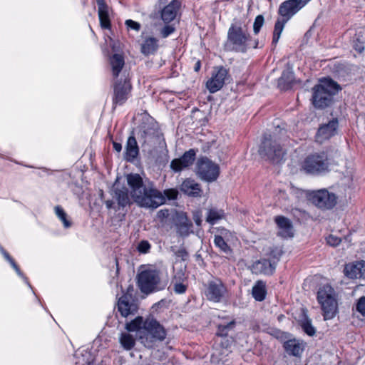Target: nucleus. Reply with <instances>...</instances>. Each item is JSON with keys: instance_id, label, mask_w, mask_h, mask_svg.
Listing matches in <instances>:
<instances>
[{"instance_id": "1", "label": "nucleus", "mask_w": 365, "mask_h": 365, "mask_svg": "<svg viewBox=\"0 0 365 365\" xmlns=\"http://www.w3.org/2000/svg\"><path fill=\"white\" fill-rule=\"evenodd\" d=\"M126 180L130 189L131 198L140 207L154 210L165 204L166 199L173 200L178 198L177 189H166L162 192L153 182L144 183L138 173L127 175Z\"/></svg>"}, {"instance_id": "2", "label": "nucleus", "mask_w": 365, "mask_h": 365, "mask_svg": "<svg viewBox=\"0 0 365 365\" xmlns=\"http://www.w3.org/2000/svg\"><path fill=\"white\" fill-rule=\"evenodd\" d=\"M223 48L228 52L245 53L251 48H259V40H252L247 26L240 21H235L228 29Z\"/></svg>"}, {"instance_id": "3", "label": "nucleus", "mask_w": 365, "mask_h": 365, "mask_svg": "<svg viewBox=\"0 0 365 365\" xmlns=\"http://www.w3.org/2000/svg\"><path fill=\"white\" fill-rule=\"evenodd\" d=\"M340 89L339 85L331 78H323L312 88V102L314 108L324 109L333 102V96Z\"/></svg>"}, {"instance_id": "4", "label": "nucleus", "mask_w": 365, "mask_h": 365, "mask_svg": "<svg viewBox=\"0 0 365 365\" xmlns=\"http://www.w3.org/2000/svg\"><path fill=\"white\" fill-rule=\"evenodd\" d=\"M259 153L262 158L273 163H278L284 158L285 151L281 146L275 133H264L259 146Z\"/></svg>"}, {"instance_id": "5", "label": "nucleus", "mask_w": 365, "mask_h": 365, "mask_svg": "<svg viewBox=\"0 0 365 365\" xmlns=\"http://www.w3.org/2000/svg\"><path fill=\"white\" fill-rule=\"evenodd\" d=\"M317 300L323 310L324 319H332L337 309L334 288L329 284H325L320 287L317 292Z\"/></svg>"}, {"instance_id": "6", "label": "nucleus", "mask_w": 365, "mask_h": 365, "mask_svg": "<svg viewBox=\"0 0 365 365\" xmlns=\"http://www.w3.org/2000/svg\"><path fill=\"white\" fill-rule=\"evenodd\" d=\"M113 108H115L117 106H123L131 96L132 85L125 73L120 78L113 80Z\"/></svg>"}, {"instance_id": "7", "label": "nucleus", "mask_w": 365, "mask_h": 365, "mask_svg": "<svg viewBox=\"0 0 365 365\" xmlns=\"http://www.w3.org/2000/svg\"><path fill=\"white\" fill-rule=\"evenodd\" d=\"M302 170L312 175H323L329 171L328 158L325 153L308 155L302 163Z\"/></svg>"}, {"instance_id": "8", "label": "nucleus", "mask_w": 365, "mask_h": 365, "mask_svg": "<svg viewBox=\"0 0 365 365\" xmlns=\"http://www.w3.org/2000/svg\"><path fill=\"white\" fill-rule=\"evenodd\" d=\"M196 170L198 177L208 182L215 181L220 175V166L207 157L197 160Z\"/></svg>"}, {"instance_id": "9", "label": "nucleus", "mask_w": 365, "mask_h": 365, "mask_svg": "<svg viewBox=\"0 0 365 365\" xmlns=\"http://www.w3.org/2000/svg\"><path fill=\"white\" fill-rule=\"evenodd\" d=\"M160 272L153 269L141 271L137 277V283L140 291L145 294H150L157 290L160 283Z\"/></svg>"}, {"instance_id": "10", "label": "nucleus", "mask_w": 365, "mask_h": 365, "mask_svg": "<svg viewBox=\"0 0 365 365\" xmlns=\"http://www.w3.org/2000/svg\"><path fill=\"white\" fill-rule=\"evenodd\" d=\"M205 286L204 294L208 301L218 303L225 298L227 290L220 279L210 280Z\"/></svg>"}, {"instance_id": "11", "label": "nucleus", "mask_w": 365, "mask_h": 365, "mask_svg": "<svg viewBox=\"0 0 365 365\" xmlns=\"http://www.w3.org/2000/svg\"><path fill=\"white\" fill-rule=\"evenodd\" d=\"M309 197L312 202L321 209H331L336 204V195L327 190L313 191Z\"/></svg>"}, {"instance_id": "12", "label": "nucleus", "mask_w": 365, "mask_h": 365, "mask_svg": "<svg viewBox=\"0 0 365 365\" xmlns=\"http://www.w3.org/2000/svg\"><path fill=\"white\" fill-rule=\"evenodd\" d=\"M151 137L158 140L160 147L166 145L164 135L157 123L153 121L143 123L140 129V140H143V143H145L147 138Z\"/></svg>"}, {"instance_id": "13", "label": "nucleus", "mask_w": 365, "mask_h": 365, "mask_svg": "<svg viewBox=\"0 0 365 365\" xmlns=\"http://www.w3.org/2000/svg\"><path fill=\"white\" fill-rule=\"evenodd\" d=\"M311 0H287L282 2L278 9L281 19L289 21Z\"/></svg>"}, {"instance_id": "14", "label": "nucleus", "mask_w": 365, "mask_h": 365, "mask_svg": "<svg viewBox=\"0 0 365 365\" xmlns=\"http://www.w3.org/2000/svg\"><path fill=\"white\" fill-rule=\"evenodd\" d=\"M144 332L150 335L151 339L150 342L162 341L167 336V331L163 326L153 318L145 320Z\"/></svg>"}, {"instance_id": "15", "label": "nucleus", "mask_w": 365, "mask_h": 365, "mask_svg": "<svg viewBox=\"0 0 365 365\" xmlns=\"http://www.w3.org/2000/svg\"><path fill=\"white\" fill-rule=\"evenodd\" d=\"M228 76V71L223 66L215 68L212 77L207 81L206 87L211 93L220 91L225 83Z\"/></svg>"}, {"instance_id": "16", "label": "nucleus", "mask_w": 365, "mask_h": 365, "mask_svg": "<svg viewBox=\"0 0 365 365\" xmlns=\"http://www.w3.org/2000/svg\"><path fill=\"white\" fill-rule=\"evenodd\" d=\"M116 306L118 312L123 317L134 315L138 310V304L128 293L123 294L118 298Z\"/></svg>"}, {"instance_id": "17", "label": "nucleus", "mask_w": 365, "mask_h": 365, "mask_svg": "<svg viewBox=\"0 0 365 365\" xmlns=\"http://www.w3.org/2000/svg\"><path fill=\"white\" fill-rule=\"evenodd\" d=\"M339 121L337 118H333L327 123L322 125L316 134V140L319 143L330 139L337 133Z\"/></svg>"}, {"instance_id": "18", "label": "nucleus", "mask_w": 365, "mask_h": 365, "mask_svg": "<svg viewBox=\"0 0 365 365\" xmlns=\"http://www.w3.org/2000/svg\"><path fill=\"white\" fill-rule=\"evenodd\" d=\"M196 151L190 149L179 158L173 159L170 163V168L175 173L180 172L192 165L195 160Z\"/></svg>"}, {"instance_id": "19", "label": "nucleus", "mask_w": 365, "mask_h": 365, "mask_svg": "<svg viewBox=\"0 0 365 365\" xmlns=\"http://www.w3.org/2000/svg\"><path fill=\"white\" fill-rule=\"evenodd\" d=\"M175 226L178 234L181 237H187L192 232V223L185 213H177Z\"/></svg>"}, {"instance_id": "20", "label": "nucleus", "mask_w": 365, "mask_h": 365, "mask_svg": "<svg viewBox=\"0 0 365 365\" xmlns=\"http://www.w3.org/2000/svg\"><path fill=\"white\" fill-rule=\"evenodd\" d=\"M275 268V262H272L269 259H261L255 262L252 264L250 269L255 274L272 275L274 272Z\"/></svg>"}, {"instance_id": "21", "label": "nucleus", "mask_w": 365, "mask_h": 365, "mask_svg": "<svg viewBox=\"0 0 365 365\" xmlns=\"http://www.w3.org/2000/svg\"><path fill=\"white\" fill-rule=\"evenodd\" d=\"M274 222L279 229L278 235L287 239L294 236L293 225L289 219L284 216L275 217Z\"/></svg>"}, {"instance_id": "22", "label": "nucleus", "mask_w": 365, "mask_h": 365, "mask_svg": "<svg viewBox=\"0 0 365 365\" xmlns=\"http://www.w3.org/2000/svg\"><path fill=\"white\" fill-rule=\"evenodd\" d=\"M180 190L185 195L192 197H201L202 195L201 185L191 178L184 180L180 185Z\"/></svg>"}, {"instance_id": "23", "label": "nucleus", "mask_w": 365, "mask_h": 365, "mask_svg": "<svg viewBox=\"0 0 365 365\" xmlns=\"http://www.w3.org/2000/svg\"><path fill=\"white\" fill-rule=\"evenodd\" d=\"M100 26L103 29H110V8L105 0H96Z\"/></svg>"}, {"instance_id": "24", "label": "nucleus", "mask_w": 365, "mask_h": 365, "mask_svg": "<svg viewBox=\"0 0 365 365\" xmlns=\"http://www.w3.org/2000/svg\"><path fill=\"white\" fill-rule=\"evenodd\" d=\"M181 3L178 0H172L167 6H165L161 11L162 20L168 24L173 21L180 8Z\"/></svg>"}, {"instance_id": "25", "label": "nucleus", "mask_w": 365, "mask_h": 365, "mask_svg": "<svg viewBox=\"0 0 365 365\" xmlns=\"http://www.w3.org/2000/svg\"><path fill=\"white\" fill-rule=\"evenodd\" d=\"M222 322L217 325L216 336L220 337H226L229 332L235 329L237 322L235 319L229 316L221 317Z\"/></svg>"}, {"instance_id": "26", "label": "nucleus", "mask_w": 365, "mask_h": 365, "mask_svg": "<svg viewBox=\"0 0 365 365\" xmlns=\"http://www.w3.org/2000/svg\"><path fill=\"white\" fill-rule=\"evenodd\" d=\"M139 155V147L135 137L132 135L128 137L124 154V159L130 163H133Z\"/></svg>"}, {"instance_id": "27", "label": "nucleus", "mask_w": 365, "mask_h": 365, "mask_svg": "<svg viewBox=\"0 0 365 365\" xmlns=\"http://www.w3.org/2000/svg\"><path fill=\"white\" fill-rule=\"evenodd\" d=\"M283 348L289 355L294 356H300L304 349L302 342L295 339L284 341Z\"/></svg>"}, {"instance_id": "28", "label": "nucleus", "mask_w": 365, "mask_h": 365, "mask_svg": "<svg viewBox=\"0 0 365 365\" xmlns=\"http://www.w3.org/2000/svg\"><path fill=\"white\" fill-rule=\"evenodd\" d=\"M158 41V39L155 37L145 38L141 44V53L145 56L155 54L159 48Z\"/></svg>"}, {"instance_id": "29", "label": "nucleus", "mask_w": 365, "mask_h": 365, "mask_svg": "<svg viewBox=\"0 0 365 365\" xmlns=\"http://www.w3.org/2000/svg\"><path fill=\"white\" fill-rule=\"evenodd\" d=\"M110 63L112 68L113 80L120 78V76H119V75L125 65L123 56L118 53L113 54L110 58Z\"/></svg>"}, {"instance_id": "30", "label": "nucleus", "mask_w": 365, "mask_h": 365, "mask_svg": "<svg viewBox=\"0 0 365 365\" xmlns=\"http://www.w3.org/2000/svg\"><path fill=\"white\" fill-rule=\"evenodd\" d=\"M294 81V74L292 71H284L278 79V87L281 90H288L292 88Z\"/></svg>"}, {"instance_id": "31", "label": "nucleus", "mask_w": 365, "mask_h": 365, "mask_svg": "<svg viewBox=\"0 0 365 365\" xmlns=\"http://www.w3.org/2000/svg\"><path fill=\"white\" fill-rule=\"evenodd\" d=\"M128 187L129 190L125 187H123L120 189H115V198L119 207H125L127 205H130L131 204L129 197V194H130V189L129 186ZM130 195L131 196V195Z\"/></svg>"}, {"instance_id": "32", "label": "nucleus", "mask_w": 365, "mask_h": 365, "mask_svg": "<svg viewBox=\"0 0 365 365\" xmlns=\"http://www.w3.org/2000/svg\"><path fill=\"white\" fill-rule=\"evenodd\" d=\"M252 297L257 302H262L267 296L266 283L262 280H257L252 289Z\"/></svg>"}, {"instance_id": "33", "label": "nucleus", "mask_w": 365, "mask_h": 365, "mask_svg": "<svg viewBox=\"0 0 365 365\" xmlns=\"http://www.w3.org/2000/svg\"><path fill=\"white\" fill-rule=\"evenodd\" d=\"M186 279L185 273L182 272H178L173 278V291L175 294H182L185 293L187 289V284H184V281Z\"/></svg>"}, {"instance_id": "34", "label": "nucleus", "mask_w": 365, "mask_h": 365, "mask_svg": "<svg viewBox=\"0 0 365 365\" xmlns=\"http://www.w3.org/2000/svg\"><path fill=\"white\" fill-rule=\"evenodd\" d=\"M287 22V21H285L281 18H278L277 20L276 21L272 41V46H273L274 47L277 46L280 38L281 34Z\"/></svg>"}, {"instance_id": "35", "label": "nucleus", "mask_w": 365, "mask_h": 365, "mask_svg": "<svg viewBox=\"0 0 365 365\" xmlns=\"http://www.w3.org/2000/svg\"><path fill=\"white\" fill-rule=\"evenodd\" d=\"M144 324L145 320L142 317H137L131 322H128L125 325V329L128 331H139L140 333L144 332Z\"/></svg>"}, {"instance_id": "36", "label": "nucleus", "mask_w": 365, "mask_h": 365, "mask_svg": "<svg viewBox=\"0 0 365 365\" xmlns=\"http://www.w3.org/2000/svg\"><path fill=\"white\" fill-rule=\"evenodd\" d=\"M224 216L225 213L223 210H217L215 208L210 209L207 212L206 221L210 225H213L216 224L218 220L222 219Z\"/></svg>"}, {"instance_id": "37", "label": "nucleus", "mask_w": 365, "mask_h": 365, "mask_svg": "<svg viewBox=\"0 0 365 365\" xmlns=\"http://www.w3.org/2000/svg\"><path fill=\"white\" fill-rule=\"evenodd\" d=\"M120 343L125 350H131L135 345L133 336L128 333H122L120 336Z\"/></svg>"}, {"instance_id": "38", "label": "nucleus", "mask_w": 365, "mask_h": 365, "mask_svg": "<svg viewBox=\"0 0 365 365\" xmlns=\"http://www.w3.org/2000/svg\"><path fill=\"white\" fill-rule=\"evenodd\" d=\"M214 244L223 253H232V249L221 235H215Z\"/></svg>"}, {"instance_id": "39", "label": "nucleus", "mask_w": 365, "mask_h": 365, "mask_svg": "<svg viewBox=\"0 0 365 365\" xmlns=\"http://www.w3.org/2000/svg\"><path fill=\"white\" fill-rule=\"evenodd\" d=\"M300 325L307 335L312 336L315 334L316 329L312 324V320L306 314H304L303 319L300 322Z\"/></svg>"}, {"instance_id": "40", "label": "nucleus", "mask_w": 365, "mask_h": 365, "mask_svg": "<svg viewBox=\"0 0 365 365\" xmlns=\"http://www.w3.org/2000/svg\"><path fill=\"white\" fill-rule=\"evenodd\" d=\"M359 269L358 268V262L354 264H348L344 267L346 276L351 279L359 278Z\"/></svg>"}, {"instance_id": "41", "label": "nucleus", "mask_w": 365, "mask_h": 365, "mask_svg": "<svg viewBox=\"0 0 365 365\" xmlns=\"http://www.w3.org/2000/svg\"><path fill=\"white\" fill-rule=\"evenodd\" d=\"M55 212L57 217L62 221L65 228H68L71 226V222L67 219V214L65 212L63 209L57 205L55 207Z\"/></svg>"}, {"instance_id": "42", "label": "nucleus", "mask_w": 365, "mask_h": 365, "mask_svg": "<svg viewBox=\"0 0 365 365\" xmlns=\"http://www.w3.org/2000/svg\"><path fill=\"white\" fill-rule=\"evenodd\" d=\"M283 250L282 247L276 246L273 247L269 252V257L272 259V262H275V265L279 261L280 257L283 254Z\"/></svg>"}, {"instance_id": "43", "label": "nucleus", "mask_w": 365, "mask_h": 365, "mask_svg": "<svg viewBox=\"0 0 365 365\" xmlns=\"http://www.w3.org/2000/svg\"><path fill=\"white\" fill-rule=\"evenodd\" d=\"M264 19L262 15H258L255 17L253 24V32L255 34H258L263 26Z\"/></svg>"}, {"instance_id": "44", "label": "nucleus", "mask_w": 365, "mask_h": 365, "mask_svg": "<svg viewBox=\"0 0 365 365\" xmlns=\"http://www.w3.org/2000/svg\"><path fill=\"white\" fill-rule=\"evenodd\" d=\"M151 245L148 240L140 241L137 247V250L141 254H146L150 252Z\"/></svg>"}, {"instance_id": "45", "label": "nucleus", "mask_w": 365, "mask_h": 365, "mask_svg": "<svg viewBox=\"0 0 365 365\" xmlns=\"http://www.w3.org/2000/svg\"><path fill=\"white\" fill-rule=\"evenodd\" d=\"M175 31L173 26L167 24L160 30V35L163 38H167Z\"/></svg>"}, {"instance_id": "46", "label": "nucleus", "mask_w": 365, "mask_h": 365, "mask_svg": "<svg viewBox=\"0 0 365 365\" xmlns=\"http://www.w3.org/2000/svg\"><path fill=\"white\" fill-rule=\"evenodd\" d=\"M125 24L126 25L128 29H132L136 31H139L141 28V25L138 22L131 19L126 20Z\"/></svg>"}, {"instance_id": "47", "label": "nucleus", "mask_w": 365, "mask_h": 365, "mask_svg": "<svg viewBox=\"0 0 365 365\" xmlns=\"http://www.w3.org/2000/svg\"><path fill=\"white\" fill-rule=\"evenodd\" d=\"M175 255L177 257L180 258L182 261H185L189 257V254L185 247H180L178 250L175 252Z\"/></svg>"}, {"instance_id": "48", "label": "nucleus", "mask_w": 365, "mask_h": 365, "mask_svg": "<svg viewBox=\"0 0 365 365\" xmlns=\"http://www.w3.org/2000/svg\"><path fill=\"white\" fill-rule=\"evenodd\" d=\"M356 310L365 317V297H361L356 304Z\"/></svg>"}, {"instance_id": "49", "label": "nucleus", "mask_w": 365, "mask_h": 365, "mask_svg": "<svg viewBox=\"0 0 365 365\" xmlns=\"http://www.w3.org/2000/svg\"><path fill=\"white\" fill-rule=\"evenodd\" d=\"M327 244H329V245L335 247L340 244L341 239L338 237L330 235L327 238Z\"/></svg>"}, {"instance_id": "50", "label": "nucleus", "mask_w": 365, "mask_h": 365, "mask_svg": "<svg viewBox=\"0 0 365 365\" xmlns=\"http://www.w3.org/2000/svg\"><path fill=\"white\" fill-rule=\"evenodd\" d=\"M353 48L359 53H363L365 48L364 43L359 39H356L354 41Z\"/></svg>"}, {"instance_id": "51", "label": "nucleus", "mask_w": 365, "mask_h": 365, "mask_svg": "<svg viewBox=\"0 0 365 365\" xmlns=\"http://www.w3.org/2000/svg\"><path fill=\"white\" fill-rule=\"evenodd\" d=\"M358 268L359 269V278H365V261L358 262Z\"/></svg>"}, {"instance_id": "52", "label": "nucleus", "mask_w": 365, "mask_h": 365, "mask_svg": "<svg viewBox=\"0 0 365 365\" xmlns=\"http://www.w3.org/2000/svg\"><path fill=\"white\" fill-rule=\"evenodd\" d=\"M169 216V210L168 209L160 210L158 212V217L160 218H166Z\"/></svg>"}, {"instance_id": "53", "label": "nucleus", "mask_w": 365, "mask_h": 365, "mask_svg": "<svg viewBox=\"0 0 365 365\" xmlns=\"http://www.w3.org/2000/svg\"><path fill=\"white\" fill-rule=\"evenodd\" d=\"M11 265L12 266V267L15 269V271L16 272V273L21 276V277H24V274L23 273L21 272L19 267L17 265V264L16 263V262L14 261V259L10 262Z\"/></svg>"}, {"instance_id": "54", "label": "nucleus", "mask_w": 365, "mask_h": 365, "mask_svg": "<svg viewBox=\"0 0 365 365\" xmlns=\"http://www.w3.org/2000/svg\"><path fill=\"white\" fill-rule=\"evenodd\" d=\"M193 220L197 226H200L202 223L201 217L198 213H195L193 215Z\"/></svg>"}, {"instance_id": "55", "label": "nucleus", "mask_w": 365, "mask_h": 365, "mask_svg": "<svg viewBox=\"0 0 365 365\" xmlns=\"http://www.w3.org/2000/svg\"><path fill=\"white\" fill-rule=\"evenodd\" d=\"M113 148L118 153H120L122 150V145L118 142H113Z\"/></svg>"}, {"instance_id": "56", "label": "nucleus", "mask_w": 365, "mask_h": 365, "mask_svg": "<svg viewBox=\"0 0 365 365\" xmlns=\"http://www.w3.org/2000/svg\"><path fill=\"white\" fill-rule=\"evenodd\" d=\"M2 253L4 256V257L9 262V263L14 260V259L9 255V254L3 249H2Z\"/></svg>"}, {"instance_id": "57", "label": "nucleus", "mask_w": 365, "mask_h": 365, "mask_svg": "<svg viewBox=\"0 0 365 365\" xmlns=\"http://www.w3.org/2000/svg\"><path fill=\"white\" fill-rule=\"evenodd\" d=\"M200 68H201V62H200V61H197L194 66V71L195 72H198L200 70Z\"/></svg>"}, {"instance_id": "58", "label": "nucleus", "mask_w": 365, "mask_h": 365, "mask_svg": "<svg viewBox=\"0 0 365 365\" xmlns=\"http://www.w3.org/2000/svg\"><path fill=\"white\" fill-rule=\"evenodd\" d=\"M105 203H106V207H107L108 209H110V208H112L113 205V202L112 200H106V201L105 202Z\"/></svg>"}, {"instance_id": "59", "label": "nucleus", "mask_w": 365, "mask_h": 365, "mask_svg": "<svg viewBox=\"0 0 365 365\" xmlns=\"http://www.w3.org/2000/svg\"><path fill=\"white\" fill-rule=\"evenodd\" d=\"M140 339L142 340L143 343H145L148 341V337H145V336L140 335Z\"/></svg>"}, {"instance_id": "60", "label": "nucleus", "mask_w": 365, "mask_h": 365, "mask_svg": "<svg viewBox=\"0 0 365 365\" xmlns=\"http://www.w3.org/2000/svg\"><path fill=\"white\" fill-rule=\"evenodd\" d=\"M116 264H117V266H118V261H117V260H116ZM116 272H118V267H117Z\"/></svg>"}, {"instance_id": "61", "label": "nucleus", "mask_w": 365, "mask_h": 365, "mask_svg": "<svg viewBox=\"0 0 365 365\" xmlns=\"http://www.w3.org/2000/svg\"><path fill=\"white\" fill-rule=\"evenodd\" d=\"M101 197L102 198V197H103V191H102V190H101Z\"/></svg>"}]
</instances>
